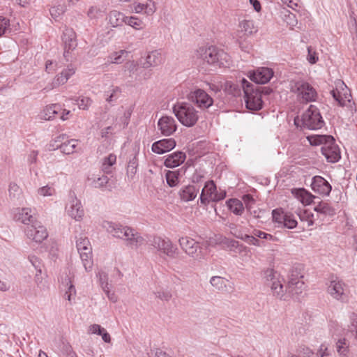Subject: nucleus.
Here are the masks:
<instances>
[{
    "label": "nucleus",
    "mask_w": 357,
    "mask_h": 357,
    "mask_svg": "<svg viewBox=\"0 0 357 357\" xmlns=\"http://www.w3.org/2000/svg\"><path fill=\"white\" fill-rule=\"evenodd\" d=\"M307 139L312 146L323 144L321 151L328 162L335 163L341 158L340 149L332 135H312L307 136Z\"/></svg>",
    "instance_id": "obj_1"
},
{
    "label": "nucleus",
    "mask_w": 357,
    "mask_h": 357,
    "mask_svg": "<svg viewBox=\"0 0 357 357\" xmlns=\"http://www.w3.org/2000/svg\"><path fill=\"white\" fill-rule=\"evenodd\" d=\"M197 55L210 65L220 67L229 65V56L224 50L215 46L199 47L197 50Z\"/></svg>",
    "instance_id": "obj_2"
},
{
    "label": "nucleus",
    "mask_w": 357,
    "mask_h": 357,
    "mask_svg": "<svg viewBox=\"0 0 357 357\" xmlns=\"http://www.w3.org/2000/svg\"><path fill=\"white\" fill-rule=\"evenodd\" d=\"M242 87L246 108L251 111H258L262 109L264 102L259 93V89L249 82L245 78L242 79Z\"/></svg>",
    "instance_id": "obj_3"
},
{
    "label": "nucleus",
    "mask_w": 357,
    "mask_h": 357,
    "mask_svg": "<svg viewBox=\"0 0 357 357\" xmlns=\"http://www.w3.org/2000/svg\"><path fill=\"white\" fill-rule=\"evenodd\" d=\"M173 112L181 123L186 127L195 126L199 119L197 112L189 103L182 102L175 105Z\"/></svg>",
    "instance_id": "obj_4"
},
{
    "label": "nucleus",
    "mask_w": 357,
    "mask_h": 357,
    "mask_svg": "<svg viewBox=\"0 0 357 357\" xmlns=\"http://www.w3.org/2000/svg\"><path fill=\"white\" fill-rule=\"evenodd\" d=\"M291 91L297 93L301 102H314L317 98V93L314 87L308 82L303 80L291 81L290 83Z\"/></svg>",
    "instance_id": "obj_5"
},
{
    "label": "nucleus",
    "mask_w": 357,
    "mask_h": 357,
    "mask_svg": "<svg viewBox=\"0 0 357 357\" xmlns=\"http://www.w3.org/2000/svg\"><path fill=\"white\" fill-rule=\"evenodd\" d=\"M301 123L304 128L309 130H318L324 126V121L319 109L310 105L302 115Z\"/></svg>",
    "instance_id": "obj_6"
},
{
    "label": "nucleus",
    "mask_w": 357,
    "mask_h": 357,
    "mask_svg": "<svg viewBox=\"0 0 357 357\" xmlns=\"http://www.w3.org/2000/svg\"><path fill=\"white\" fill-rule=\"evenodd\" d=\"M76 247L86 271H91L93 265L92 248L87 237L80 235L76 241Z\"/></svg>",
    "instance_id": "obj_7"
},
{
    "label": "nucleus",
    "mask_w": 357,
    "mask_h": 357,
    "mask_svg": "<svg viewBox=\"0 0 357 357\" xmlns=\"http://www.w3.org/2000/svg\"><path fill=\"white\" fill-rule=\"evenodd\" d=\"M151 245L172 259H175L178 256L179 250L177 246L174 245L169 238L154 236L151 241Z\"/></svg>",
    "instance_id": "obj_8"
},
{
    "label": "nucleus",
    "mask_w": 357,
    "mask_h": 357,
    "mask_svg": "<svg viewBox=\"0 0 357 357\" xmlns=\"http://www.w3.org/2000/svg\"><path fill=\"white\" fill-rule=\"evenodd\" d=\"M181 249L190 257L195 259L204 258V249L199 243L188 236L181 237L178 240Z\"/></svg>",
    "instance_id": "obj_9"
},
{
    "label": "nucleus",
    "mask_w": 357,
    "mask_h": 357,
    "mask_svg": "<svg viewBox=\"0 0 357 357\" xmlns=\"http://www.w3.org/2000/svg\"><path fill=\"white\" fill-rule=\"evenodd\" d=\"M24 232L29 239L36 243H41L48 236L46 227L38 220L26 226Z\"/></svg>",
    "instance_id": "obj_10"
},
{
    "label": "nucleus",
    "mask_w": 357,
    "mask_h": 357,
    "mask_svg": "<svg viewBox=\"0 0 357 357\" xmlns=\"http://www.w3.org/2000/svg\"><path fill=\"white\" fill-rule=\"evenodd\" d=\"M272 218L273 222L278 223L281 227L289 229L295 228L298 225V222L293 214L284 213L278 208L273 210Z\"/></svg>",
    "instance_id": "obj_11"
},
{
    "label": "nucleus",
    "mask_w": 357,
    "mask_h": 357,
    "mask_svg": "<svg viewBox=\"0 0 357 357\" xmlns=\"http://www.w3.org/2000/svg\"><path fill=\"white\" fill-rule=\"evenodd\" d=\"M188 99L202 109H207L213 103V99L203 89H196L188 94Z\"/></svg>",
    "instance_id": "obj_12"
},
{
    "label": "nucleus",
    "mask_w": 357,
    "mask_h": 357,
    "mask_svg": "<svg viewBox=\"0 0 357 357\" xmlns=\"http://www.w3.org/2000/svg\"><path fill=\"white\" fill-rule=\"evenodd\" d=\"M64 46L63 57L69 61V54L77 46L76 33L72 28L66 27L62 36Z\"/></svg>",
    "instance_id": "obj_13"
},
{
    "label": "nucleus",
    "mask_w": 357,
    "mask_h": 357,
    "mask_svg": "<svg viewBox=\"0 0 357 357\" xmlns=\"http://www.w3.org/2000/svg\"><path fill=\"white\" fill-rule=\"evenodd\" d=\"M345 284L337 278L332 280L328 286V293L335 299L342 303L347 301L348 296L345 292Z\"/></svg>",
    "instance_id": "obj_14"
},
{
    "label": "nucleus",
    "mask_w": 357,
    "mask_h": 357,
    "mask_svg": "<svg viewBox=\"0 0 357 357\" xmlns=\"http://www.w3.org/2000/svg\"><path fill=\"white\" fill-rule=\"evenodd\" d=\"M274 74L271 68L262 67L259 68L253 72H250L249 78L256 84H264L270 81Z\"/></svg>",
    "instance_id": "obj_15"
},
{
    "label": "nucleus",
    "mask_w": 357,
    "mask_h": 357,
    "mask_svg": "<svg viewBox=\"0 0 357 357\" xmlns=\"http://www.w3.org/2000/svg\"><path fill=\"white\" fill-rule=\"evenodd\" d=\"M312 190L320 195L328 196L331 192V185L322 176H314L311 183Z\"/></svg>",
    "instance_id": "obj_16"
},
{
    "label": "nucleus",
    "mask_w": 357,
    "mask_h": 357,
    "mask_svg": "<svg viewBox=\"0 0 357 357\" xmlns=\"http://www.w3.org/2000/svg\"><path fill=\"white\" fill-rule=\"evenodd\" d=\"M102 227L105 228L107 231L111 234L114 237L119 238L121 239H125L126 235L124 233L130 232V227L123 226L118 223L104 221L102 222Z\"/></svg>",
    "instance_id": "obj_17"
},
{
    "label": "nucleus",
    "mask_w": 357,
    "mask_h": 357,
    "mask_svg": "<svg viewBox=\"0 0 357 357\" xmlns=\"http://www.w3.org/2000/svg\"><path fill=\"white\" fill-rule=\"evenodd\" d=\"M158 128L162 135L169 136L175 132L177 129V126L173 117L164 116L158 120Z\"/></svg>",
    "instance_id": "obj_18"
},
{
    "label": "nucleus",
    "mask_w": 357,
    "mask_h": 357,
    "mask_svg": "<svg viewBox=\"0 0 357 357\" xmlns=\"http://www.w3.org/2000/svg\"><path fill=\"white\" fill-rule=\"evenodd\" d=\"M176 141L173 138L163 139L155 142L151 146L153 152L163 154L169 152L176 146Z\"/></svg>",
    "instance_id": "obj_19"
},
{
    "label": "nucleus",
    "mask_w": 357,
    "mask_h": 357,
    "mask_svg": "<svg viewBox=\"0 0 357 357\" xmlns=\"http://www.w3.org/2000/svg\"><path fill=\"white\" fill-rule=\"evenodd\" d=\"M124 234H126L124 239L126 245L132 249H137L144 243V238L132 228H130V232L126 231Z\"/></svg>",
    "instance_id": "obj_20"
},
{
    "label": "nucleus",
    "mask_w": 357,
    "mask_h": 357,
    "mask_svg": "<svg viewBox=\"0 0 357 357\" xmlns=\"http://www.w3.org/2000/svg\"><path fill=\"white\" fill-rule=\"evenodd\" d=\"M185 153L182 151H176L167 155L164 165L168 168H174L181 165L185 160Z\"/></svg>",
    "instance_id": "obj_21"
},
{
    "label": "nucleus",
    "mask_w": 357,
    "mask_h": 357,
    "mask_svg": "<svg viewBox=\"0 0 357 357\" xmlns=\"http://www.w3.org/2000/svg\"><path fill=\"white\" fill-rule=\"evenodd\" d=\"M31 210L29 208H17V211L14 215V219L16 221L21 222L28 226L36 221V218L31 214Z\"/></svg>",
    "instance_id": "obj_22"
},
{
    "label": "nucleus",
    "mask_w": 357,
    "mask_h": 357,
    "mask_svg": "<svg viewBox=\"0 0 357 357\" xmlns=\"http://www.w3.org/2000/svg\"><path fill=\"white\" fill-rule=\"evenodd\" d=\"M199 192V188L192 185H185L178 191L181 201L188 202L194 200Z\"/></svg>",
    "instance_id": "obj_23"
},
{
    "label": "nucleus",
    "mask_w": 357,
    "mask_h": 357,
    "mask_svg": "<svg viewBox=\"0 0 357 357\" xmlns=\"http://www.w3.org/2000/svg\"><path fill=\"white\" fill-rule=\"evenodd\" d=\"M68 213L70 217L74 218L75 220H81L84 216V211L82 206L81 202L76 197L74 198L68 209Z\"/></svg>",
    "instance_id": "obj_24"
},
{
    "label": "nucleus",
    "mask_w": 357,
    "mask_h": 357,
    "mask_svg": "<svg viewBox=\"0 0 357 357\" xmlns=\"http://www.w3.org/2000/svg\"><path fill=\"white\" fill-rule=\"evenodd\" d=\"M163 62V57L158 50H154L149 53L146 57V61L143 63V68H148L155 67Z\"/></svg>",
    "instance_id": "obj_25"
},
{
    "label": "nucleus",
    "mask_w": 357,
    "mask_h": 357,
    "mask_svg": "<svg viewBox=\"0 0 357 357\" xmlns=\"http://www.w3.org/2000/svg\"><path fill=\"white\" fill-rule=\"evenodd\" d=\"M75 73V69L73 68L71 66H68L67 68L63 69L61 73L57 75L53 81V87H56L60 85H63L67 82L68 79L74 75Z\"/></svg>",
    "instance_id": "obj_26"
},
{
    "label": "nucleus",
    "mask_w": 357,
    "mask_h": 357,
    "mask_svg": "<svg viewBox=\"0 0 357 357\" xmlns=\"http://www.w3.org/2000/svg\"><path fill=\"white\" fill-rule=\"evenodd\" d=\"M156 10L155 3L152 1L149 3H135L133 5V11L136 13H145L152 15Z\"/></svg>",
    "instance_id": "obj_27"
},
{
    "label": "nucleus",
    "mask_w": 357,
    "mask_h": 357,
    "mask_svg": "<svg viewBox=\"0 0 357 357\" xmlns=\"http://www.w3.org/2000/svg\"><path fill=\"white\" fill-rule=\"evenodd\" d=\"M223 90L227 94L237 97L241 95L242 79L241 80V85L237 83H234L231 81H227L223 86Z\"/></svg>",
    "instance_id": "obj_28"
},
{
    "label": "nucleus",
    "mask_w": 357,
    "mask_h": 357,
    "mask_svg": "<svg viewBox=\"0 0 357 357\" xmlns=\"http://www.w3.org/2000/svg\"><path fill=\"white\" fill-rule=\"evenodd\" d=\"M314 211L317 213L325 216L333 217L336 214L335 209L327 202H320L314 208Z\"/></svg>",
    "instance_id": "obj_29"
},
{
    "label": "nucleus",
    "mask_w": 357,
    "mask_h": 357,
    "mask_svg": "<svg viewBox=\"0 0 357 357\" xmlns=\"http://www.w3.org/2000/svg\"><path fill=\"white\" fill-rule=\"evenodd\" d=\"M304 282L297 278H291L288 282L287 289L289 294H299L302 292V289L304 288Z\"/></svg>",
    "instance_id": "obj_30"
},
{
    "label": "nucleus",
    "mask_w": 357,
    "mask_h": 357,
    "mask_svg": "<svg viewBox=\"0 0 357 357\" xmlns=\"http://www.w3.org/2000/svg\"><path fill=\"white\" fill-rule=\"evenodd\" d=\"M126 17V16L123 13L117 10H112L108 15L109 23L112 27L120 26L125 23Z\"/></svg>",
    "instance_id": "obj_31"
},
{
    "label": "nucleus",
    "mask_w": 357,
    "mask_h": 357,
    "mask_svg": "<svg viewBox=\"0 0 357 357\" xmlns=\"http://www.w3.org/2000/svg\"><path fill=\"white\" fill-rule=\"evenodd\" d=\"M227 205L229 211L237 215H241L244 211L242 202L238 199H229L227 201Z\"/></svg>",
    "instance_id": "obj_32"
},
{
    "label": "nucleus",
    "mask_w": 357,
    "mask_h": 357,
    "mask_svg": "<svg viewBox=\"0 0 357 357\" xmlns=\"http://www.w3.org/2000/svg\"><path fill=\"white\" fill-rule=\"evenodd\" d=\"M181 174L179 170L176 171H171L167 170L165 173V178L167 185L171 187L174 188L178 185L179 183V178H180Z\"/></svg>",
    "instance_id": "obj_33"
},
{
    "label": "nucleus",
    "mask_w": 357,
    "mask_h": 357,
    "mask_svg": "<svg viewBox=\"0 0 357 357\" xmlns=\"http://www.w3.org/2000/svg\"><path fill=\"white\" fill-rule=\"evenodd\" d=\"M296 190V195L303 204L310 205L313 202V199L315 198V196H314L311 192L304 188H299Z\"/></svg>",
    "instance_id": "obj_34"
},
{
    "label": "nucleus",
    "mask_w": 357,
    "mask_h": 357,
    "mask_svg": "<svg viewBox=\"0 0 357 357\" xmlns=\"http://www.w3.org/2000/svg\"><path fill=\"white\" fill-rule=\"evenodd\" d=\"M240 30L238 33H243L245 36H250L257 32L252 20H243L239 24Z\"/></svg>",
    "instance_id": "obj_35"
},
{
    "label": "nucleus",
    "mask_w": 357,
    "mask_h": 357,
    "mask_svg": "<svg viewBox=\"0 0 357 357\" xmlns=\"http://www.w3.org/2000/svg\"><path fill=\"white\" fill-rule=\"evenodd\" d=\"M233 234L239 239H241L246 242L249 245H255L257 247L262 246V243L254 235L243 234L241 232L233 233Z\"/></svg>",
    "instance_id": "obj_36"
},
{
    "label": "nucleus",
    "mask_w": 357,
    "mask_h": 357,
    "mask_svg": "<svg viewBox=\"0 0 357 357\" xmlns=\"http://www.w3.org/2000/svg\"><path fill=\"white\" fill-rule=\"evenodd\" d=\"M128 52L126 50H120L119 52H115L112 53L107 59V62L111 63H122L126 56H128Z\"/></svg>",
    "instance_id": "obj_37"
},
{
    "label": "nucleus",
    "mask_w": 357,
    "mask_h": 357,
    "mask_svg": "<svg viewBox=\"0 0 357 357\" xmlns=\"http://www.w3.org/2000/svg\"><path fill=\"white\" fill-rule=\"evenodd\" d=\"M77 145V141L73 139L62 143L57 148H59L63 153L69 155L75 152Z\"/></svg>",
    "instance_id": "obj_38"
},
{
    "label": "nucleus",
    "mask_w": 357,
    "mask_h": 357,
    "mask_svg": "<svg viewBox=\"0 0 357 357\" xmlns=\"http://www.w3.org/2000/svg\"><path fill=\"white\" fill-rule=\"evenodd\" d=\"M228 280L220 276H213L210 280L211 284L218 291H225Z\"/></svg>",
    "instance_id": "obj_39"
},
{
    "label": "nucleus",
    "mask_w": 357,
    "mask_h": 357,
    "mask_svg": "<svg viewBox=\"0 0 357 357\" xmlns=\"http://www.w3.org/2000/svg\"><path fill=\"white\" fill-rule=\"evenodd\" d=\"M337 351L342 357H347L349 354V344L345 338L340 339L336 342Z\"/></svg>",
    "instance_id": "obj_40"
},
{
    "label": "nucleus",
    "mask_w": 357,
    "mask_h": 357,
    "mask_svg": "<svg viewBox=\"0 0 357 357\" xmlns=\"http://www.w3.org/2000/svg\"><path fill=\"white\" fill-rule=\"evenodd\" d=\"M61 109V106L58 104H53L49 105L45 109V115L44 118L45 120L50 121L52 120L56 114H58L59 111Z\"/></svg>",
    "instance_id": "obj_41"
},
{
    "label": "nucleus",
    "mask_w": 357,
    "mask_h": 357,
    "mask_svg": "<svg viewBox=\"0 0 357 357\" xmlns=\"http://www.w3.org/2000/svg\"><path fill=\"white\" fill-rule=\"evenodd\" d=\"M217 190V187L213 180L208 181L205 183L204 187L202 192L204 193L210 198L211 202L213 200V195H215Z\"/></svg>",
    "instance_id": "obj_42"
},
{
    "label": "nucleus",
    "mask_w": 357,
    "mask_h": 357,
    "mask_svg": "<svg viewBox=\"0 0 357 357\" xmlns=\"http://www.w3.org/2000/svg\"><path fill=\"white\" fill-rule=\"evenodd\" d=\"M264 278L266 280V284L268 287L270 286V283L280 280L279 274L272 268H268L264 271Z\"/></svg>",
    "instance_id": "obj_43"
},
{
    "label": "nucleus",
    "mask_w": 357,
    "mask_h": 357,
    "mask_svg": "<svg viewBox=\"0 0 357 357\" xmlns=\"http://www.w3.org/2000/svg\"><path fill=\"white\" fill-rule=\"evenodd\" d=\"M138 167V162L136 154L132 158H130L128 167H127V174L128 177L132 178L137 172Z\"/></svg>",
    "instance_id": "obj_44"
},
{
    "label": "nucleus",
    "mask_w": 357,
    "mask_h": 357,
    "mask_svg": "<svg viewBox=\"0 0 357 357\" xmlns=\"http://www.w3.org/2000/svg\"><path fill=\"white\" fill-rule=\"evenodd\" d=\"M269 287L274 296L282 298L284 296L283 285L280 280L275 281L273 283H270Z\"/></svg>",
    "instance_id": "obj_45"
},
{
    "label": "nucleus",
    "mask_w": 357,
    "mask_h": 357,
    "mask_svg": "<svg viewBox=\"0 0 357 357\" xmlns=\"http://www.w3.org/2000/svg\"><path fill=\"white\" fill-rule=\"evenodd\" d=\"M300 220L302 222H307V227L314 225V215L308 210H303L298 214Z\"/></svg>",
    "instance_id": "obj_46"
},
{
    "label": "nucleus",
    "mask_w": 357,
    "mask_h": 357,
    "mask_svg": "<svg viewBox=\"0 0 357 357\" xmlns=\"http://www.w3.org/2000/svg\"><path fill=\"white\" fill-rule=\"evenodd\" d=\"M125 24L130 25L137 30L142 29L144 25L143 22L141 20L134 16L126 17Z\"/></svg>",
    "instance_id": "obj_47"
},
{
    "label": "nucleus",
    "mask_w": 357,
    "mask_h": 357,
    "mask_svg": "<svg viewBox=\"0 0 357 357\" xmlns=\"http://www.w3.org/2000/svg\"><path fill=\"white\" fill-rule=\"evenodd\" d=\"M76 104L81 109H88L92 104V100L90 98L80 96L75 99Z\"/></svg>",
    "instance_id": "obj_48"
},
{
    "label": "nucleus",
    "mask_w": 357,
    "mask_h": 357,
    "mask_svg": "<svg viewBox=\"0 0 357 357\" xmlns=\"http://www.w3.org/2000/svg\"><path fill=\"white\" fill-rule=\"evenodd\" d=\"M97 277L99 279V282L102 290H107L109 288L108 283V275L103 271H100L97 273Z\"/></svg>",
    "instance_id": "obj_49"
},
{
    "label": "nucleus",
    "mask_w": 357,
    "mask_h": 357,
    "mask_svg": "<svg viewBox=\"0 0 357 357\" xmlns=\"http://www.w3.org/2000/svg\"><path fill=\"white\" fill-rule=\"evenodd\" d=\"M123 70L125 72H128V76L132 77V75L137 70V63L134 61H128L124 64Z\"/></svg>",
    "instance_id": "obj_50"
},
{
    "label": "nucleus",
    "mask_w": 357,
    "mask_h": 357,
    "mask_svg": "<svg viewBox=\"0 0 357 357\" xmlns=\"http://www.w3.org/2000/svg\"><path fill=\"white\" fill-rule=\"evenodd\" d=\"M8 192L10 199H18L21 194V190L17 184L11 183L9 185Z\"/></svg>",
    "instance_id": "obj_51"
},
{
    "label": "nucleus",
    "mask_w": 357,
    "mask_h": 357,
    "mask_svg": "<svg viewBox=\"0 0 357 357\" xmlns=\"http://www.w3.org/2000/svg\"><path fill=\"white\" fill-rule=\"evenodd\" d=\"M109 181V178L107 176H102L100 177L94 178L92 181V185L96 188H100L104 187Z\"/></svg>",
    "instance_id": "obj_52"
},
{
    "label": "nucleus",
    "mask_w": 357,
    "mask_h": 357,
    "mask_svg": "<svg viewBox=\"0 0 357 357\" xmlns=\"http://www.w3.org/2000/svg\"><path fill=\"white\" fill-rule=\"evenodd\" d=\"M121 93V89L119 86H114L112 89V92L110 94H107V97L105 98L106 101L108 102H112L115 101L119 98V94Z\"/></svg>",
    "instance_id": "obj_53"
},
{
    "label": "nucleus",
    "mask_w": 357,
    "mask_h": 357,
    "mask_svg": "<svg viewBox=\"0 0 357 357\" xmlns=\"http://www.w3.org/2000/svg\"><path fill=\"white\" fill-rule=\"evenodd\" d=\"M154 294L157 298L165 301H169L172 296V293L167 290L157 291Z\"/></svg>",
    "instance_id": "obj_54"
},
{
    "label": "nucleus",
    "mask_w": 357,
    "mask_h": 357,
    "mask_svg": "<svg viewBox=\"0 0 357 357\" xmlns=\"http://www.w3.org/2000/svg\"><path fill=\"white\" fill-rule=\"evenodd\" d=\"M38 193L41 196H52L55 193V189L49 185L38 188Z\"/></svg>",
    "instance_id": "obj_55"
},
{
    "label": "nucleus",
    "mask_w": 357,
    "mask_h": 357,
    "mask_svg": "<svg viewBox=\"0 0 357 357\" xmlns=\"http://www.w3.org/2000/svg\"><path fill=\"white\" fill-rule=\"evenodd\" d=\"M252 234H254L258 238L266 239V240H269V241H273V235H271L270 234H268V233H266V232L262 231L259 230V229H255L252 231Z\"/></svg>",
    "instance_id": "obj_56"
},
{
    "label": "nucleus",
    "mask_w": 357,
    "mask_h": 357,
    "mask_svg": "<svg viewBox=\"0 0 357 357\" xmlns=\"http://www.w3.org/2000/svg\"><path fill=\"white\" fill-rule=\"evenodd\" d=\"M35 282L37 287L41 289H44L46 287V280L42 277L38 271L35 275Z\"/></svg>",
    "instance_id": "obj_57"
},
{
    "label": "nucleus",
    "mask_w": 357,
    "mask_h": 357,
    "mask_svg": "<svg viewBox=\"0 0 357 357\" xmlns=\"http://www.w3.org/2000/svg\"><path fill=\"white\" fill-rule=\"evenodd\" d=\"M29 259L33 266L36 269V271H38L40 274H42L41 263L40 259L36 256H29Z\"/></svg>",
    "instance_id": "obj_58"
},
{
    "label": "nucleus",
    "mask_w": 357,
    "mask_h": 357,
    "mask_svg": "<svg viewBox=\"0 0 357 357\" xmlns=\"http://www.w3.org/2000/svg\"><path fill=\"white\" fill-rule=\"evenodd\" d=\"M307 61L311 64H314L318 61V56L315 51L311 47H307Z\"/></svg>",
    "instance_id": "obj_59"
},
{
    "label": "nucleus",
    "mask_w": 357,
    "mask_h": 357,
    "mask_svg": "<svg viewBox=\"0 0 357 357\" xmlns=\"http://www.w3.org/2000/svg\"><path fill=\"white\" fill-rule=\"evenodd\" d=\"M9 25V20L0 16V37L6 33V31Z\"/></svg>",
    "instance_id": "obj_60"
},
{
    "label": "nucleus",
    "mask_w": 357,
    "mask_h": 357,
    "mask_svg": "<svg viewBox=\"0 0 357 357\" xmlns=\"http://www.w3.org/2000/svg\"><path fill=\"white\" fill-rule=\"evenodd\" d=\"M67 287V290L66 291L67 293L75 294L76 290L74 284L72 283L70 278L67 277L65 278V280L63 282V284Z\"/></svg>",
    "instance_id": "obj_61"
},
{
    "label": "nucleus",
    "mask_w": 357,
    "mask_h": 357,
    "mask_svg": "<svg viewBox=\"0 0 357 357\" xmlns=\"http://www.w3.org/2000/svg\"><path fill=\"white\" fill-rule=\"evenodd\" d=\"M63 12H64V10L62 6H54L50 9V15L54 19L58 17Z\"/></svg>",
    "instance_id": "obj_62"
},
{
    "label": "nucleus",
    "mask_w": 357,
    "mask_h": 357,
    "mask_svg": "<svg viewBox=\"0 0 357 357\" xmlns=\"http://www.w3.org/2000/svg\"><path fill=\"white\" fill-rule=\"evenodd\" d=\"M331 94L335 101L338 102L340 106L344 105V100L340 95V93L337 89H333L331 91Z\"/></svg>",
    "instance_id": "obj_63"
},
{
    "label": "nucleus",
    "mask_w": 357,
    "mask_h": 357,
    "mask_svg": "<svg viewBox=\"0 0 357 357\" xmlns=\"http://www.w3.org/2000/svg\"><path fill=\"white\" fill-rule=\"evenodd\" d=\"M105 331L104 328H102L98 324H92L89 326V332L93 334H97L101 335L102 333Z\"/></svg>",
    "instance_id": "obj_64"
}]
</instances>
